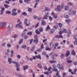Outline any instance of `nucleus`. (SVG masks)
I'll use <instances>...</instances> for the list:
<instances>
[{"label": "nucleus", "instance_id": "24", "mask_svg": "<svg viewBox=\"0 0 77 77\" xmlns=\"http://www.w3.org/2000/svg\"><path fill=\"white\" fill-rule=\"evenodd\" d=\"M35 32L37 35H39L40 34V32L38 30V29H36L35 30Z\"/></svg>", "mask_w": 77, "mask_h": 77}, {"label": "nucleus", "instance_id": "61", "mask_svg": "<svg viewBox=\"0 0 77 77\" xmlns=\"http://www.w3.org/2000/svg\"><path fill=\"white\" fill-rule=\"evenodd\" d=\"M71 74H75V73L74 71L72 72H71Z\"/></svg>", "mask_w": 77, "mask_h": 77}, {"label": "nucleus", "instance_id": "54", "mask_svg": "<svg viewBox=\"0 0 77 77\" xmlns=\"http://www.w3.org/2000/svg\"><path fill=\"white\" fill-rule=\"evenodd\" d=\"M54 45L55 47H57L58 46V44L56 43H55Z\"/></svg>", "mask_w": 77, "mask_h": 77}, {"label": "nucleus", "instance_id": "12", "mask_svg": "<svg viewBox=\"0 0 77 77\" xmlns=\"http://www.w3.org/2000/svg\"><path fill=\"white\" fill-rule=\"evenodd\" d=\"M34 44H38V39L35 38L34 40Z\"/></svg>", "mask_w": 77, "mask_h": 77}, {"label": "nucleus", "instance_id": "16", "mask_svg": "<svg viewBox=\"0 0 77 77\" xmlns=\"http://www.w3.org/2000/svg\"><path fill=\"white\" fill-rule=\"evenodd\" d=\"M50 47H51V48H53L54 46V44H53V43L52 42H51L50 43Z\"/></svg>", "mask_w": 77, "mask_h": 77}, {"label": "nucleus", "instance_id": "23", "mask_svg": "<svg viewBox=\"0 0 77 77\" xmlns=\"http://www.w3.org/2000/svg\"><path fill=\"white\" fill-rule=\"evenodd\" d=\"M36 58L37 59H41L40 55H39L38 56L36 55Z\"/></svg>", "mask_w": 77, "mask_h": 77}, {"label": "nucleus", "instance_id": "7", "mask_svg": "<svg viewBox=\"0 0 77 77\" xmlns=\"http://www.w3.org/2000/svg\"><path fill=\"white\" fill-rule=\"evenodd\" d=\"M8 29L9 30H11L12 29V24L10 23L8 27Z\"/></svg>", "mask_w": 77, "mask_h": 77}, {"label": "nucleus", "instance_id": "57", "mask_svg": "<svg viewBox=\"0 0 77 77\" xmlns=\"http://www.w3.org/2000/svg\"><path fill=\"white\" fill-rule=\"evenodd\" d=\"M17 57L19 58V59H20V58H21V56H20V55H18L17 56Z\"/></svg>", "mask_w": 77, "mask_h": 77}, {"label": "nucleus", "instance_id": "40", "mask_svg": "<svg viewBox=\"0 0 77 77\" xmlns=\"http://www.w3.org/2000/svg\"><path fill=\"white\" fill-rule=\"evenodd\" d=\"M44 47V45L42 44L41 46V49H43Z\"/></svg>", "mask_w": 77, "mask_h": 77}, {"label": "nucleus", "instance_id": "52", "mask_svg": "<svg viewBox=\"0 0 77 77\" xmlns=\"http://www.w3.org/2000/svg\"><path fill=\"white\" fill-rule=\"evenodd\" d=\"M63 32H64V33H66V32H67V30H66V29H64L63 30Z\"/></svg>", "mask_w": 77, "mask_h": 77}, {"label": "nucleus", "instance_id": "3", "mask_svg": "<svg viewBox=\"0 0 77 77\" xmlns=\"http://www.w3.org/2000/svg\"><path fill=\"white\" fill-rule=\"evenodd\" d=\"M60 35H57L55 36V38H63V36H62L61 34L62 33V31H60L59 32Z\"/></svg>", "mask_w": 77, "mask_h": 77}, {"label": "nucleus", "instance_id": "43", "mask_svg": "<svg viewBox=\"0 0 77 77\" xmlns=\"http://www.w3.org/2000/svg\"><path fill=\"white\" fill-rule=\"evenodd\" d=\"M26 47L25 45H23L22 46V48H26Z\"/></svg>", "mask_w": 77, "mask_h": 77}, {"label": "nucleus", "instance_id": "19", "mask_svg": "<svg viewBox=\"0 0 77 77\" xmlns=\"http://www.w3.org/2000/svg\"><path fill=\"white\" fill-rule=\"evenodd\" d=\"M72 54V55H75V51H74V50H73V49L72 51L71 52Z\"/></svg>", "mask_w": 77, "mask_h": 77}, {"label": "nucleus", "instance_id": "25", "mask_svg": "<svg viewBox=\"0 0 77 77\" xmlns=\"http://www.w3.org/2000/svg\"><path fill=\"white\" fill-rule=\"evenodd\" d=\"M17 15V13H13L11 14V15L12 16H15Z\"/></svg>", "mask_w": 77, "mask_h": 77}, {"label": "nucleus", "instance_id": "53", "mask_svg": "<svg viewBox=\"0 0 77 77\" xmlns=\"http://www.w3.org/2000/svg\"><path fill=\"white\" fill-rule=\"evenodd\" d=\"M35 39H38V35H36L34 36Z\"/></svg>", "mask_w": 77, "mask_h": 77}, {"label": "nucleus", "instance_id": "39", "mask_svg": "<svg viewBox=\"0 0 77 77\" xmlns=\"http://www.w3.org/2000/svg\"><path fill=\"white\" fill-rule=\"evenodd\" d=\"M74 44L75 45H77V40H75L74 42Z\"/></svg>", "mask_w": 77, "mask_h": 77}, {"label": "nucleus", "instance_id": "56", "mask_svg": "<svg viewBox=\"0 0 77 77\" xmlns=\"http://www.w3.org/2000/svg\"><path fill=\"white\" fill-rule=\"evenodd\" d=\"M32 8H28V11L29 12H31V11H32Z\"/></svg>", "mask_w": 77, "mask_h": 77}, {"label": "nucleus", "instance_id": "15", "mask_svg": "<svg viewBox=\"0 0 77 77\" xmlns=\"http://www.w3.org/2000/svg\"><path fill=\"white\" fill-rule=\"evenodd\" d=\"M69 51H67V52L66 53V57H67V56H68L69 55Z\"/></svg>", "mask_w": 77, "mask_h": 77}, {"label": "nucleus", "instance_id": "36", "mask_svg": "<svg viewBox=\"0 0 77 77\" xmlns=\"http://www.w3.org/2000/svg\"><path fill=\"white\" fill-rule=\"evenodd\" d=\"M53 17L54 18H57V15H53Z\"/></svg>", "mask_w": 77, "mask_h": 77}, {"label": "nucleus", "instance_id": "2", "mask_svg": "<svg viewBox=\"0 0 77 77\" xmlns=\"http://www.w3.org/2000/svg\"><path fill=\"white\" fill-rule=\"evenodd\" d=\"M51 69H52V68L51 67H49L48 70V72H45L44 74H46V75H48V74H49V73L50 74H51V73H52V71H51Z\"/></svg>", "mask_w": 77, "mask_h": 77}, {"label": "nucleus", "instance_id": "37", "mask_svg": "<svg viewBox=\"0 0 77 77\" xmlns=\"http://www.w3.org/2000/svg\"><path fill=\"white\" fill-rule=\"evenodd\" d=\"M68 6H72V3L69 2L68 3Z\"/></svg>", "mask_w": 77, "mask_h": 77}, {"label": "nucleus", "instance_id": "32", "mask_svg": "<svg viewBox=\"0 0 77 77\" xmlns=\"http://www.w3.org/2000/svg\"><path fill=\"white\" fill-rule=\"evenodd\" d=\"M27 34L28 35L30 36V35H32V32H27Z\"/></svg>", "mask_w": 77, "mask_h": 77}, {"label": "nucleus", "instance_id": "26", "mask_svg": "<svg viewBox=\"0 0 77 77\" xmlns=\"http://www.w3.org/2000/svg\"><path fill=\"white\" fill-rule=\"evenodd\" d=\"M49 29H50V27L49 25H48L47 26V27L46 29V30L47 31L48 30H49Z\"/></svg>", "mask_w": 77, "mask_h": 77}, {"label": "nucleus", "instance_id": "28", "mask_svg": "<svg viewBox=\"0 0 77 77\" xmlns=\"http://www.w3.org/2000/svg\"><path fill=\"white\" fill-rule=\"evenodd\" d=\"M45 50H51V48H49L48 47H46Z\"/></svg>", "mask_w": 77, "mask_h": 77}, {"label": "nucleus", "instance_id": "30", "mask_svg": "<svg viewBox=\"0 0 77 77\" xmlns=\"http://www.w3.org/2000/svg\"><path fill=\"white\" fill-rule=\"evenodd\" d=\"M45 11H50V9H48V8L46 7L45 9Z\"/></svg>", "mask_w": 77, "mask_h": 77}, {"label": "nucleus", "instance_id": "17", "mask_svg": "<svg viewBox=\"0 0 77 77\" xmlns=\"http://www.w3.org/2000/svg\"><path fill=\"white\" fill-rule=\"evenodd\" d=\"M35 46L34 45L32 48L31 49V51H33L35 50Z\"/></svg>", "mask_w": 77, "mask_h": 77}, {"label": "nucleus", "instance_id": "46", "mask_svg": "<svg viewBox=\"0 0 77 77\" xmlns=\"http://www.w3.org/2000/svg\"><path fill=\"white\" fill-rule=\"evenodd\" d=\"M25 35H26V33L24 32L22 34V37H23V36H25Z\"/></svg>", "mask_w": 77, "mask_h": 77}, {"label": "nucleus", "instance_id": "20", "mask_svg": "<svg viewBox=\"0 0 77 77\" xmlns=\"http://www.w3.org/2000/svg\"><path fill=\"white\" fill-rule=\"evenodd\" d=\"M38 67L40 68H42V65H41V63H38Z\"/></svg>", "mask_w": 77, "mask_h": 77}, {"label": "nucleus", "instance_id": "64", "mask_svg": "<svg viewBox=\"0 0 77 77\" xmlns=\"http://www.w3.org/2000/svg\"><path fill=\"white\" fill-rule=\"evenodd\" d=\"M76 39H77V35H75V36H73Z\"/></svg>", "mask_w": 77, "mask_h": 77}, {"label": "nucleus", "instance_id": "51", "mask_svg": "<svg viewBox=\"0 0 77 77\" xmlns=\"http://www.w3.org/2000/svg\"><path fill=\"white\" fill-rule=\"evenodd\" d=\"M76 12L75 11H73L72 12V13H73V15H75V14H76Z\"/></svg>", "mask_w": 77, "mask_h": 77}, {"label": "nucleus", "instance_id": "27", "mask_svg": "<svg viewBox=\"0 0 77 77\" xmlns=\"http://www.w3.org/2000/svg\"><path fill=\"white\" fill-rule=\"evenodd\" d=\"M23 42V39H21L20 41H19V44H21Z\"/></svg>", "mask_w": 77, "mask_h": 77}, {"label": "nucleus", "instance_id": "21", "mask_svg": "<svg viewBox=\"0 0 77 77\" xmlns=\"http://www.w3.org/2000/svg\"><path fill=\"white\" fill-rule=\"evenodd\" d=\"M4 6L5 8H8L9 7V5L7 4H4Z\"/></svg>", "mask_w": 77, "mask_h": 77}, {"label": "nucleus", "instance_id": "4", "mask_svg": "<svg viewBox=\"0 0 77 77\" xmlns=\"http://www.w3.org/2000/svg\"><path fill=\"white\" fill-rule=\"evenodd\" d=\"M53 67L54 68L53 69V71L55 72H58V70L56 69V66L54 65H53Z\"/></svg>", "mask_w": 77, "mask_h": 77}, {"label": "nucleus", "instance_id": "10", "mask_svg": "<svg viewBox=\"0 0 77 77\" xmlns=\"http://www.w3.org/2000/svg\"><path fill=\"white\" fill-rule=\"evenodd\" d=\"M6 24V22H2L0 23V26L1 27H3V26H4Z\"/></svg>", "mask_w": 77, "mask_h": 77}, {"label": "nucleus", "instance_id": "45", "mask_svg": "<svg viewBox=\"0 0 77 77\" xmlns=\"http://www.w3.org/2000/svg\"><path fill=\"white\" fill-rule=\"evenodd\" d=\"M64 17H65V18H68V17H69V16L66 14H65L64 16Z\"/></svg>", "mask_w": 77, "mask_h": 77}, {"label": "nucleus", "instance_id": "55", "mask_svg": "<svg viewBox=\"0 0 77 77\" xmlns=\"http://www.w3.org/2000/svg\"><path fill=\"white\" fill-rule=\"evenodd\" d=\"M63 77H65V75H66V73H63Z\"/></svg>", "mask_w": 77, "mask_h": 77}, {"label": "nucleus", "instance_id": "50", "mask_svg": "<svg viewBox=\"0 0 77 77\" xmlns=\"http://www.w3.org/2000/svg\"><path fill=\"white\" fill-rule=\"evenodd\" d=\"M59 69H60L63 70V69H64V68L63 67V66H61V67H60V68Z\"/></svg>", "mask_w": 77, "mask_h": 77}, {"label": "nucleus", "instance_id": "5", "mask_svg": "<svg viewBox=\"0 0 77 77\" xmlns=\"http://www.w3.org/2000/svg\"><path fill=\"white\" fill-rule=\"evenodd\" d=\"M70 59H71V57H69L66 59V60L67 61V63H71L72 62V60H69Z\"/></svg>", "mask_w": 77, "mask_h": 77}, {"label": "nucleus", "instance_id": "6", "mask_svg": "<svg viewBox=\"0 0 77 77\" xmlns=\"http://www.w3.org/2000/svg\"><path fill=\"white\" fill-rule=\"evenodd\" d=\"M49 14V13L47 12L45 14V16H44V18H43V19H45V20H47V18H48V15Z\"/></svg>", "mask_w": 77, "mask_h": 77}, {"label": "nucleus", "instance_id": "58", "mask_svg": "<svg viewBox=\"0 0 77 77\" xmlns=\"http://www.w3.org/2000/svg\"><path fill=\"white\" fill-rule=\"evenodd\" d=\"M73 64L74 65H77V62H74L73 63Z\"/></svg>", "mask_w": 77, "mask_h": 77}, {"label": "nucleus", "instance_id": "8", "mask_svg": "<svg viewBox=\"0 0 77 77\" xmlns=\"http://www.w3.org/2000/svg\"><path fill=\"white\" fill-rule=\"evenodd\" d=\"M22 24L21 22H20L19 24H17L16 25L15 27H17L18 26H19V27H21V28H22V27H23V26H22V25H20V24Z\"/></svg>", "mask_w": 77, "mask_h": 77}, {"label": "nucleus", "instance_id": "62", "mask_svg": "<svg viewBox=\"0 0 77 77\" xmlns=\"http://www.w3.org/2000/svg\"><path fill=\"white\" fill-rule=\"evenodd\" d=\"M18 36V35H15L14 36V38H17Z\"/></svg>", "mask_w": 77, "mask_h": 77}, {"label": "nucleus", "instance_id": "33", "mask_svg": "<svg viewBox=\"0 0 77 77\" xmlns=\"http://www.w3.org/2000/svg\"><path fill=\"white\" fill-rule=\"evenodd\" d=\"M6 14H11V12L9 11H8L6 12Z\"/></svg>", "mask_w": 77, "mask_h": 77}, {"label": "nucleus", "instance_id": "44", "mask_svg": "<svg viewBox=\"0 0 77 77\" xmlns=\"http://www.w3.org/2000/svg\"><path fill=\"white\" fill-rule=\"evenodd\" d=\"M58 25L60 27H61L62 26V24L60 23H58Z\"/></svg>", "mask_w": 77, "mask_h": 77}, {"label": "nucleus", "instance_id": "14", "mask_svg": "<svg viewBox=\"0 0 77 77\" xmlns=\"http://www.w3.org/2000/svg\"><path fill=\"white\" fill-rule=\"evenodd\" d=\"M53 54V55H52ZM50 55H52L51 56V57L52 58L53 60H54V57L55 56V55H54V54H53V53H51L50 54Z\"/></svg>", "mask_w": 77, "mask_h": 77}, {"label": "nucleus", "instance_id": "38", "mask_svg": "<svg viewBox=\"0 0 77 77\" xmlns=\"http://www.w3.org/2000/svg\"><path fill=\"white\" fill-rule=\"evenodd\" d=\"M42 25H45V23L44 21H43L42 22Z\"/></svg>", "mask_w": 77, "mask_h": 77}, {"label": "nucleus", "instance_id": "22", "mask_svg": "<svg viewBox=\"0 0 77 77\" xmlns=\"http://www.w3.org/2000/svg\"><path fill=\"white\" fill-rule=\"evenodd\" d=\"M55 31V30L54 29H51L50 30V32L51 33H54Z\"/></svg>", "mask_w": 77, "mask_h": 77}, {"label": "nucleus", "instance_id": "49", "mask_svg": "<svg viewBox=\"0 0 77 77\" xmlns=\"http://www.w3.org/2000/svg\"><path fill=\"white\" fill-rule=\"evenodd\" d=\"M58 27V26H54V29H57V27Z\"/></svg>", "mask_w": 77, "mask_h": 77}, {"label": "nucleus", "instance_id": "48", "mask_svg": "<svg viewBox=\"0 0 77 77\" xmlns=\"http://www.w3.org/2000/svg\"><path fill=\"white\" fill-rule=\"evenodd\" d=\"M60 57L61 58H63V57H64V55H63V54H61Z\"/></svg>", "mask_w": 77, "mask_h": 77}, {"label": "nucleus", "instance_id": "60", "mask_svg": "<svg viewBox=\"0 0 77 77\" xmlns=\"http://www.w3.org/2000/svg\"><path fill=\"white\" fill-rule=\"evenodd\" d=\"M39 24V23H38L36 25H35V27H38V24Z\"/></svg>", "mask_w": 77, "mask_h": 77}, {"label": "nucleus", "instance_id": "9", "mask_svg": "<svg viewBox=\"0 0 77 77\" xmlns=\"http://www.w3.org/2000/svg\"><path fill=\"white\" fill-rule=\"evenodd\" d=\"M57 8H55V10L57 12H60L61 10L60 9V6L58 5L57 7Z\"/></svg>", "mask_w": 77, "mask_h": 77}, {"label": "nucleus", "instance_id": "41", "mask_svg": "<svg viewBox=\"0 0 77 77\" xmlns=\"http://www.w3.org/2000/svg\"><path fill=\"white\" fill-rule=\"evenodd\" d=\"M22 15H27V13L26 12H23L22 13Z\"/></svg>", "mask_w": 77, "mask_h": 77}, {"label": "nucleus", "instance_id": "31", "mask_svg": "<svg viewBox=\"0 0 77 77\" xmlns=\"http://www.w3.org/2000/svg\"><path fill=\"white\" fill-rule=\"evenodd\" d=\"M68 6L67 5H66L65 7L64 10L65 11H66V10H68Z\"/></svg>", "mask_w": 77, "mask_h": 77}, {"label": "nucleus", "instance_id": "1", "mask_svg": "<svg viewBox=\"0 0 77 77\" xmlns=\"http://www.w3.org/2000/svg\"><path fill=\"white\" fill-rule=\"evenodd\" d=\"M8 61L9 62V63H14L16 65V66L17 68H18L19 67V65L18 64V63L12 61V59L9 58H8Z\"/></svg>", "mask_w": 77, "mask_h": 77}, {"label": "nucleus", "instance_id": "18", "mask_svg": "<svg viewBox=\"0 0 77 77\" xmlns=\"http://www.w3.org/2000/svg\"><path fill=\"white\" fill-rule=\"evenodd\" d=\"M65 21L68 24H69V23L71 22V20L69 19L66 20Z\"/></svg>", "mask_w": 77, "mask_h": 77}, {"label": "nucleus", "instance_id": "47", "mask_svg": "<svg viewBox=\"0 0 77 77\" xmlns=\"http://www.w3.org/2000/svg\"><path fill=\"white\" fill-rule=\"evenodd\" d=\"M42 30H43V29H42V28H41L39 29V31L40 32H42Z\"/></svg>", "mask_w": 77, "mask_h": 77}, {"label": "nucleus", "instance_id": "42", "mask_svg": "<svg viewBox=\"0 0 77 77\" xmlns=\"http://www.w3.org/2000/svg\"><path fill=\"white\" fill-rule=\"evenodd\" d=\"M37 51L38 52H40V51H42V49H38Z\"/></svg>", "mask_w": 77, "mask_h": 77}, {"label": "nucleus", "instance_id": "59", "mask_svg": "<svg viewBox=\"0 0 77 77\" xmlns=\"http://www.w3.org/2000/svg\"><path fill=\"white\" fill-rule=\"evenodd\" d=\"M5 3H7V4H9V2L7 1L5 2Z\"/></svg>", "mask_w": 77, "mask_h": 77}, {"label": "nucleus", "instance_id": "13", "mask_svg": "<svg viewBox=\"0 0 77 77\" xmlns=\"http://www.w3.org/2000/svg\"><path fill=\"white\" fill-rule=\"evenodd\" d=\"M31 0H24V2L25 3H26L27 4H29Z\"/></svg>", "mask_w": 77, "mask_h": 77}, {"label": "nucleus", "instance_id": "63", "mask_svg": "<svg viewBox=\"0 0 77 77\" xmlns=\"http://www.w3.org/2000/svg\"><path fill=\"white\" fill-rule=\"evenodd\" d=\"M18 76L19 77H24L22 75H18Z\"/></svg>", "mask_w": 77, "mask_h": 77}, {"label": "nucleus", "instance_id": "35", "mask_svg": "<svg viewBox=\"0 0 77 77\" xmlns=\"http://www.w3.org/2000/svg\"><path fill=\"white\" fill-rule=\"evenodd\" d=\"M55 62H56V61L51 60L50 61V63H55Z\"/></svg>", "mask_w": 77, "mask_h": 77}, {"label": "nucleus", "instance_id": "29", "mask_svg": "<svg viewBox=\"0 0 77 77\" xmlns=\"http://www.w3.org/2000/svg\"><path fill=\"white\" fill-rule=\"evenodd\" d=\"M17 11V9H13V10L12 11V12L13 13H15Z\"/></svg>", "mask_w": 77, "mask_h": 77}, {"label": "nucleus", "instance_id": "11", "mask_svg": "<svg viewBox=\"0 0 77 77\" xmlns=\"http://www.w3.org/2000/svg\"><path fill=\"white\" fill-rule=\"evenodd\" d=\"M27 19H25L24 20V24H26V26H29V25H30V23L28 24L27 23Z\"/></svg>", "mask_w": 77, "mask_h": 77}, {"label": "nucleus", "instance_id": "34", "mask_svg": "<svg viewBox=\"0 0 77 77\" xmlns=\"http://www.w3.org/2000/svg\"><path fill=\"white\" fill-rule=\"evenodd\" d=\"M57 67H58L59 69L60 68V67H61V66H60V64H58L57 65Z\"/></svg>", "mask_w": 77, "mask_h": 77}]
</instances>
